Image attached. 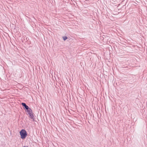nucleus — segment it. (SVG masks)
Returning <instances> with one entry per match:
<instances>
[{"mask_svg":"<svg viewBox=\"0 0 147 147\" xmlns=\"http://www.w3.org/2000/svg\"><path fill=\"white\" fill-rule=\"evenodd\" d=\"M21 138L23 139H24L27 135L26 131L24 129H22L20 132Z\"/></svg>","mask_w":147,"mask_h":147,"instance_id":"1","label":"nucleus"},{"mask_svg":"<svg viewBox=\"0 0 147 147\" xmlns=\"http://www.w3.org/2000/svg\"><path fill=\"white\" fill-rule=\"evenodd\" d=\"M27 114L29 115L30 118L34 121V117L33 115L32 110L31 109H29L28 110H27Z\"/></svg>","mask_w":147,"mask_h":147,"instance_id":"2","label":"nucleus"},{"mask_svg":"<svg viewBox=\"0 0 147 147\" xmlns=\"http://www.w3.org/2000/svg\"><path fill=\"white\" fill-rule=\"evenodd\" d=\"M22 105L27 110H28L29 109H31L25 103L22 102Z\"/></svg>","mask_w":147,"mask_h":147,"instance_id":"3","label":"nucleus"},{"mask_svg":"<svg viewBox=\"0 0 147 147\" xmlns=\"http://www.w3.org/2000/svg\"><path fill=\"white\" fill-rule=\"evenodd\" d=\"M63 38L64 40H65L67 39V37L66 36H64L63 37Z\"/></svg>","mask_w":147,"mask_h":147,"instance_id":"4","label":"nucleus"},{"mask_svg":"<svg viewBox=\"0 0 147 147\" xmlns=\"http://www.w3.org/2000/svg\"><path fill=\"white\" fill-rule=\"evenodd\" d=\"M28 147L27 146H24V147Z\"/></svg>","mask_w":147,"mask_h":147,"instance_id":"5","label":"nucleus"}]
</instances>
